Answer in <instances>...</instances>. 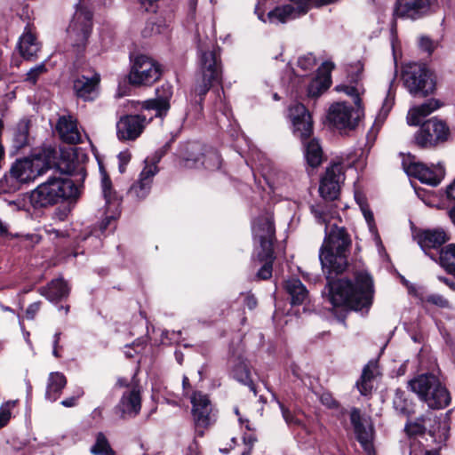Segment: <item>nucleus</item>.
I'll return each mask as SVG.
<instances>
[{
    "label": "nucleus",
    "instance_id": "nucleus-62",
    "mask_svg": "<svg viewBox=\"0 0 455 455\" xmlns=\"http://www.w3.org/2000/svg\"><path fill=\"white\" fill-rule=\"evenodd\" d=\"M8 234V227L0 220V235H6Z\"/></svg>",
    "mask_w": 455,
    "mask_h": 455
},
{
    "label": "nucleus",
    "instance_id": "nucleus-57",
    "mask_svg": "<svg viewBox=\"0 0 455 455\" xmlns=\"http://www.w3.org/2000/svg\"><path fill=\"white\" fill-rule=\"evenodd\" d=\"M445 194H446V197L449 200H454L455 201V179L453 180V181L449 186H447L446 190H445Z\"/></svg>",
    "mask_w": 455,
    "mask_h": 455
},
{
    "label": "nucleus",
    "instance_id": "nucleus-33",
    "mask_svg": "<svg viewBox=\"0 0 455 455\" xmlns=\"http://www.w3.org/2000/svg\"><path fill=\"white\" fill-rule=\"evenodd\" d=\"M285 291L291 296L292 305L303 304L308 296V291L298 278H291L285 282Z\"/></svg>",
    "mask_w": 455,
    "mask_h": 455
},
{
    "label": "nucleus",
    "instance_id": "nucleus-9",
    "mask_svg": "<svg viewBox=\"0 0 455 455\" xmlns=\"http://www.w3.org/2000/svg\"><path fill=\"white\" fill-rule=\"evenodd\" d=\"M450 129L446 123L436 117L424 122L416 132L415 143L420 148H430L448 140Z\"/></svg>",
    "mask_w": 455,
    "mask_h": 455
},
{
    "label": "nucleus",
    "instance_id": "nucleus-50",
    "mask_svg": "<svg viewBox=\"0 0 455 455\" xmlns=\"http://www.w3.org/2000/svg\"><path fill=\"white\" fill-rule=\"evenodd\" d=\"M84 392L82 387H77L75 395L61 401V405L64 407H74L77 404V400L84 395Z\"/></svg>",
    "mask_w": 455,
    "mask_h": 455
},
{
    "label": "nucleus",
    "instance_id": "nucleus-26",
    "mask_svg": "<svg viewBox=\"0 0 455 455\" xmlns=\"http://www.w3.org/2000/svg\"><path fill=\"white\" fill-rule=\"evenodd\" d=\"M156 98L145 100L142 108L156 110V116L165 115L170 108V100L172 96V88L170 84H164L156 90Z\"/></svg>",
    "mask_w": 455,
    "mask_h": 455
},
{
    "label": "nucleus",
    "instance_id": "nucleus-59",
    "mask_svg": "<svg viewBox=\"0 0 455 455\" xmlns=\"http://www.w3.org/2000/svg\"><path fill=\"white\" fill-rule=\"evenodd\" d=\"M245 303H246V306L250 308V309H253L256 306H257V300L256 299L253 297V296H247L246 299H245Z\"/></svg>",
    "mask_w": 455,
    "mask_h": 455
},
{
    "label": "nucleus",
    "instance_id": "nucleus-48",
    "mask_svg": "<svg viewBox=\"0 0 455 455\" xmlns=\"http://www.w3.org/2000/svg\"><path fill=\"white\" fill-rule=\"evenodd\" d=\"M410 455H440L438 451H426L419 442L416 440L411 443Z\"/></svg>",
    "mask_w": 455,
    "mask_h": 455
},
{
    "label": "nucleus",
    "instance_id": "nucleus-31",
    "mask_svg": "<svg viewBox=\"0 0 455 455\" xmlns=\"http://www.w3.org/2000/svg\"><path fill=\"white\" fill-rule=\"evenodd\" d=\"M29 120L22 119L12 129V147L15 151L29 145Z\"/></svg>",
    "mask_w": 455,
    "mask_h": 455
},
{
    "label": "nucleus",
    "instance_id": "nucleus-25",
    "mask_svg": "<svg viewBox=\"0 0 455 455\" xmlns=\"http://www.w3.org/2000/svg\"><path fill=\"white\" fill-rule=\"evenodd\" d=\"M333 68L331 62H324L318 69L317 75L310 79L307 92L308 97H317L326 91L331 85V71Z\"/></svg>",
    "mask_w": 455,
    "mask_h": 455
},
{
    "label": "nucleus",
    "instance_id": "nucleus-8",
    "mask_svg": "<svg viewBox=\"0 0 455 455\" xmlns=\"http://www.w3.org/2000/svg\"><path fill=\"white\" fill-rule=\"evenodd\" d=\"M92 12L78 9L67 29L68 40L76 53L84 52L92 30Z\"/></svg>",
    "mask_w": 455,
    "mask_h": 455
},
{
    "label": "nucleus",
    "instance_id": "nucleus-34",
    "mask_svg": "<svg viewBox=\"0 0 455 455\" xmlns=\"http://www.w3.org/2000/svg\"><path fill=\"white\" fill-rule=\"evenodd\" d=\"M304 156L307 164L312 169L318 167L323 162V149L319 141L312 139L304 142Z\"/></svg>",
    "mask_w": 455,
    "mask_h": 455
},
{
    "label": "nucleus",
    "instance_id": "nucleus-53",
    "mask_svg": "<svg viewBox=\"0 0 455 455\" xmlns=\"http://www.w3.org/2000/svg\"><path fill=\"white\" fill-rule=\"evenodd\" d=\"M119 161V171L120 172H124L125 171V166L131 160V153L129 151H122L117 156Z\"/></svg>",
    "mask_w": 455,
    "mask_h": 455
},
{
    "label": "nucleus",
    "instance_id": "nucleus-43",
    "mask_svg": "<svg viewBox=\"0 0 455 455\" xmlns=\"http://www.w3.org/2000/svg\"><path fill=\"white\" fill-rule=\"evenodd\" d=\"M100 174L103 196L106 200V204H111L114 199V196L111 191V180L102 167H100Z\"/></svg>",
    "mask_w": 455,
    "mask_h": 455
},
{
    "label": "nucleus",
    "instance_id": "nucleus-36",
    "mask_svg": "<svg viewBox=\"0 0 455 455\" xmlns=\"http://www.w3.org/2000/svg\"><path fill=\"white\" fill-rule=\"evenodd\" d=\"M90 451L92 455H116L108 439L101 432L95 435V442L91 446Z\"/></svg>",
    "mask_w": 455,
    "mask_h": 455
},
{
    "label": "nucleus",
    "instance_id": "nucleus-44",
    "mask_svg": "<svg viewBox=\"0 0 455 455\" xmlns=\"http://www.w3.org/2000/svg\"><path fill=\"white\" fill-rule=\"evenodd\" d=\"M15 401H9L0 407V429L6 426L12 418V411L15 407Z\"/></svg>",
    "mask_w": 455,
    "mask_h": 455
},
{
    "label": "nucleus",
    "instance_id": "nucleus-45",
    "mask_svg": "<svg viewBox=\"0 0 455 455\" xmlns=\"http://www.w3.org/2000/svg\"><path fill=\"white\" fill-rule=\"evenodd\" d=\"M355 199L360 205L361 211L363 214V217L369 226V228L371 232L375 230V223H374V218L373 213L369 209L368 205L363 202V199L358 195H355Z\"/></svg>",
    "mask_w": 455,
    "mask_h": 455
},
{
    "label": "nucleus",
    "instance_id": "nucleus-15",
    "mask_svg": "<svg viewBox=\"0 0 455 455\" xmlns=\"http://www.w3.org/2000/svg\"><path fill=\"white\" fill-rule=\"evenodd\" d=\"M152 119L142 115H125L116 123V136L121 141L135 140Z\"/></svg>",
    "mask_w": 455,
    "mask_h": 455
},
{
    "label": "nucleus",
    "instance_id": "nucleus-51",
    "mask_svg": "<svg viewBox=\"0 0 455 455\" xmlns=\"http://www.w3.org/2000/svg\"><path fill=\"white\" fill-rule=\"evenodd\" d=\"M290 2L293 3L296 7H303V13L305 14L310 4H316V5H323L327 4L325 3V0H289Z\"/></svg>",
    "mask_w": 455,
    "mask_h": 455
},
{
    "label": "nucleus",
    "instance_id": "nucleus-40",
    "mask_svg": "<svg viewBox=\"0 0 455 455\" xmlns=\"http://www.w3.org/2000/svg\"><path fill=\"white\" fill-rule=\"evenodd\" d=\"M430 422L431 419L419 418L413 422H408L405 425V430L410 435H417L423 434L427 429V422Z\"/></svg>",
    "mask_w": 455,
    "mask_h": 455
},
{
    "label": "nucleus",
    "instance_id": "nucleus-58",
    "mask_svg": "<svg viewBox=\"0 0 455 455\" xmlns=\"http://www.w3.org/2000/svg\"><path fill=\"white\" fill-rule=\"evenodd\" d=\"M372 379H373V371L371 369L370 365H366L363 368V371L360 379L371 381Z\"/></svg>",
    "mask_w": 455,
    "mask_h": 455
},
{
    "label": "nucleus",
    "instance_id": "nucleus-11",
    "mask_svg": "<svg viewBox=\"0 0 455 455\" xmlns=\"http://www.w3.org/2000/svg\"><path fill=\"white\" fill-rule=\"evenodd\" d=\"M362 109L345 102L333 103L328 112L329 122L339 130H353L356 127Z\"/></svg>",
    "mask_w": 455,
    "mask_h": 455
},
{
    "label": "nucleus",
    "instance_id": "nucleus-42",
    "mask_svg": "<svg viewBox=\"0 0 455 455\" xmlns=\"http://www.w3.org/2000/svg\"><path fill=\"white\" fill-rule=\"evenodd\" d=\"M423 303H428L440 308H452L451 303L443 295L433 293L422 298Z\"/></svg>",
    "mask_w": 455,
    "mask_h": 455
},
{
    "label": "nucleus",
    "instance_id": "nucleus-49",
    "mask_svg": "<svg viewBox=\"0 0 455 455\" xmlns=\"http://www.w3.org/2000/svg\"><path fill=\"white\" fill-rule=\"evenodd\" d=\"M419 48L430 55L435 49L437 43L427 36H421L419 40Z\"/></svg>",
    "mask_w": 455,
    "mask_h": 455
},
{
    "label": "nucleus",
    "instance_id": "nucleus-16",
    "mask_svg": "<svg viewBox=\"0 0 455 455\" xmlns=\"http://www.w3.org/2000/svg\"><path fill=\"white\" fill-rule=\"evenodd\" d=\"M45 169H48V164H44L35 155L31 158L17 160L12 164L10 173L20 182H28L41 175Z\"/></svg>",
    "mask_w": 455,
    "mask_h": 455
},
{
    "label": "nucleus",
    "instance_id": "nucleus-18",
    "mask_svg": "<svg viewBox=\"0 0 455 455\" xmlns=\"http://www.w3.org/2000/svg\"><path fill=\"white\" fill-rule=\"evenodd\" d=\"M290 117L293 125V133L301 140L310 137L313 130L311 116L306 107L300 103H295L289 109Z\"/></svg>",
    "mask_w": 455,
    "mask_h": 455
},
{
    "label": "nucleus",
    "instance_id": "nucleus-29",
    "mask_svg": "<svg viewBox=\"0 0 455 455\" xmlns=\"http://www.w3.org/2000/svg\"><path fill=\"white\" fill-rule=\"evenodd\" d=\"M440 107L439 100L435 99L427 100L419 106L412 107L407 114V124L411 126L418 125L422 118L437 110Z\"/></svg>",
    "mask_w": 455,
    "mask_h": 455
},
{
    "label": "nucleus",
    "instance_id": "nucleus-22",
    "mask_svg": "<svg viewBox=\"0 0 455 455\" xmlns=\"http://www.w3.org/2000/svg\"><path fill=\"white\" fill-rule=\"evenodd\" d=\"M100 76L94 73L92 76H79L73 82L76 95L84 100H93L99 91Z\"/></svg>",
    "mask_w": 455,
    "mask_h": 455
},
{
    "label": "nucleus",
    "instance_id": "nucleus-63",
    "mask_svg": "<svg viewBox=\"0 0 455 455\" xmlns=\"http://www.w3.org/2000/svg\"><path fill=\"white\" fill-rule=\"evenodd\" d=\"M112 220V217H108L100 225V229L103 231L107 228L108 223Z\"/></svg>",
    "mask_w": 455,
    "mask_h": 455
},
{
    "label": "nucleus",
    "instance_id": "nucleus-4",
    "mask_svg": "<svg viewBox=\"0 0 455 455\" xmlns=\"http://www.w3.org/2000/svg\"><path fill=\"white\" fill-rule=\"evenodd\" d=\"M408 386L431 409H443L451 402L447 388L434 374H420L411 379Z\"/></svg>",
    "mask_w": 455,
    "mask_h": 455
},
{
    "label": "nucleus",
    "instance_id": "nucleus-21",
    "mask_svg": "<svg viewBox=\"0 0 455 455\" xmlns=\"http://www.w3.org/2000/svg\"><path fill=\"white\" fill-rule=\"evenodd\" d=\"M157 172L156 162L148 163V160L146 159L145 167L141 171L138 181L131 187L129 195L139 200L144 199L149 194L153 178Z\"/></svg>",
    "mask_w": 455,
    "mask_h": 455
},
{
    "label": "nucleus",
    "instance_id": "nucleus-46",
    "mask_svg": "<svg viewBox=\"0 0 455 455\" xmlns=\"http://www.w3.org/2000/svg\"><path fill=\"white\" fill-rule=\"evenodd\" d=\"M47 71V68L45 67L44 62L40 63L34 68H32L28 73H27V78L26 80L32 84H35L38 78L44 74Z\"/></svg>",
    "mask_w": 455,
    "mask_h": 455
},
{
    "label": "nucleus",
    "instance_id": "nucleus-30",
    "mask_svg": "<svg viewBox=\"0 0 455 455\" xmlns=\"http://www.w3.org/2000/svg\"><path fill=\"white\" fill-rule=\"evenodd\" d=\"M66 385L67 379L63 373L60 371L51 372L47 379L45 399L52 403L57 401Z\"/></svg>",
    "mask_w": 455,
    "mask_h": 455
},
{
    "label": "nucleus",
    "instance_id": "nucleus-17",
    "mask_svg": "<svg viewBox=\"0 0 455 455\" xmlns=\"http://www.w3.org/2000/svg\"><path fill=\"white\" fill-rule=\"evenodd\" d=\"M350 420L354 427L355 435L363 449L371 455L373 452L374 428L370 418L363 417L360 411L353 409L350 413Z\"/></svg>",
    "mask_w": 455,
    "mask_h": 455
},
{
    "label": "nucleus",
    "instance_id": "nucleus-37",
    "mask_svg": "<svg viewBox=\"0 0 455 455\" xmlns=\"http://www.w3.org/2000/svg\"><path fill=\"white\" fill-rule=\"evenodd\" d=\"M233 376L239 382L248 386L250 390L256 395L255 386L251 379L250 370L244 361H239L233 369Z\"/></svg>",
    "mask_w": 455,
    "mask_h": 455
},
{
    "label": "nucleus",
    "instance_id": "nucleus-13",
    "mask_svg": "<svg viewBox=\"0 0 455 455\" xmlns=\"http://www.w3.org/2000/svg\"><path fill=\"white\" fill-rule=\"evenodd\" d=\"M344 180V166L340 163H333L327 169L321 180L319 193L326 201L338 198L340 183Z\"/></svg>",
    "mask_w": 455,
    "mask_h": 455
},
{
    "label": "nucleus",
    "instance_id": "nucleus-60",
    "mask_svg": "<svg viewBox=\"0 0 455 455\" xmlns=\"http://www.w3.org/2000/svg\"><path fill=\"white\" fill-rule=\"evenodd\" d=\"M255 441H256V438L254 437L253 435H249L243 436L244 443L249 444L250 446H252L253 443H255Z\"/></svg>",
    "mask_w": 455,
    "mask_h": 455
},
{
    "label": "nucleus",
    "instance_id": "nucleus-39",
    "mask_svg": "<svg viewBox=\"0 0 455 455\" xmlns=\"http://www.w3.org/2000/svg\"><path fill=\"white\" fill-rule=\"evenodd\" d=\"M298 68H299L303 73H299L297 70L299 76H307V72L312 71L315 69L316 66V60L315 56L311 53L303 55L298 59L297 62Z\"/></svg>",
    "mask_w": 455,
    "mask_h": 455
},
{
    "label": "nucleus",
    "instance_id": "nucleus-28",
    "mask_svg": "<svg viewBox=\"0 0 455 455\" xmlns=\"http://www.w3.org/2000/svg\"><path fill=\"white\" fill-rule=\"evenodd\" d=\"M18 49L21 57L26 60H35L37 58L41 45L29 26L25 28L24 32L20 36Z\"/></svg>",
    "mask_w": 455,
    "mask_h": 455
},
{
    "label": "nucleus",
    "instance_id": "nucleus-1",
    "mask_svg": "<svg viewBox=\"0 0 455 455\" xmlns=\"http://www.w3.org/2000/svg\"><path fill=\"white\" fill-rule=\"evenodd\" d=\"M311 212L317 222L325 224V238L320 249L319 259L326 273L329 285V300L334 307H345L355 311L368 308L373 297V283L366 272H358L355 284L349 280L331 281L332 275L342 273L347 266V250L350 240L343 228L331 225L332 212L325 205L311 206Z\"/></svg>",
    "mask_w": 455,
    "mask_h": 455
},
{
    "label": "nucleus",
    "instance_id": "nucleus-27",
    "mask_svg": "<svg viewBox=\"0 0 455 455\" xmlns=\"http://www.w3.org/2000/svg\"><path fill=\"white\" fill-rule=\"evenodd\" d=\"M56 129L60 139L67 143L77 144L83 141V135L77 127L76 120L71 116H60Z\"/></svg>",
    "mask_w": 455,
    "mask_h": 455
},
{
    "label": "nucleus",
    "instance_id": "nucleus-38",
    "mask_svg": "<svg viewBox=\"0 0 455 455\" xmlns=\"http://www.w3.org/2000/svg\"><path fill=\"white\" fill-rule=\"evenodd\" d=\"M395 90L393 89V81H391L389 89L387 92V96L382 103V107L377 116L378 121L382 122L387 116L395 102Z\"/></svg>",
    "mask_w": 455,
    "mask_h": 455
},
{
    "label": "nucleus",
    "instance_id": "nucleus-5",
    "mask_svg": "<svg viewBox=\"0 0 455 455\" xmlns=\"http://www.w3.org/2000/svg\"><path fill=\"white\" fill-rule=\"evenodd\" d=\"M198 59V76L195 92L202 97L215 83H220L222 68L220 52L214 45L211 49L199 45Z\"/></svg>",
    "mask_w": 455,
    "mask_h": 455
},
{
    "label": "nucleus",
    "instance_id": "nucleus-23",
    "mask_svg": "<svg viewBox=\"0 0 455 455\" xmlns=\"http://www.w3.org/2000/svg\"><path fill=\"white\" fill-rule=\"evenodd\" d=\"M447 240V235L443 229H427L418 235V243L421 249L435 260L437 255H434L430 250H438Z\"/></svg>",
    "mask_w": 455,
    "mask_h": 455
},
{
    "label": "nucleus",
    "instance_id": "nucleus-41",
    "mask_svg": "<svg viewBox=\"0 0 455 455\" xmlns=\"http://www.w3.org/2000/svg\"><path fill=\"white\" fill-rule=\"evenodd\" d=\"M394 407L402 415L409 416L412 412L411 403L405 400L399 393H396L394 398Z\"/></svg>",
    "mask_w": 455,
    "mask_h": 455
},
{
    "label": "nucleus",
    "instance_id": "nucleus-20",
    "mask_svg": "<svg viewBox=\"0 0 455 455\" xmlns=\"http://www.w3.org/2000/svg\"><path fill=\"white\" fill-rule=\"evenodd\" d=\"M140 409V387L138 385L128 386L116 406V411L123 418H126L135 417Z\"/></svg>",
    "mask_w": 455,
    "mask_h": 455
},
{
    "label": "nucleus",
    "instance_id": "nucleus-64",
    "mask_svg": "<svg viewBox=\"0 0 455 455\" xmlns=\"http://www.w3.org/2000/svg\"><path fill=\"white\" fill-rule=\"evenodd\" d=\"M449 215L452 223L455 225V206L450 210Z\"/></svg>",
    "mask_w": 455,
    "mask_h": 455
},
{
    "label": "nucleus",
    "instance_id": "nucleus-6",
    "mask_svg": "<svg viewBox=\"0 0 455 455\" xmlns=\"http://www.w3.org/2000/svg\"><path fill=\"white\" fill-rule=\"evenodd\" d=\"M403 80L405 88L413 96H427L435 88L433 73L421 63L407 65L403 72Z\"/></svg>",
    "mask_w": 455,
    "mask_h": 455
},
{
    "label": "nucleus",
    "instance_id": "nucleus-52",
    "mask_svg": "<svg viewBox=\"0 0 455 455\" xmlns=\"http://www.w3.org/2000/svg\"><path fill=\"white\" fill-rule=\"evenodd\" d=\"M283 417L288 425H299L300 421L295 415H293L288 409H286L282 403H279Z\"/></svg>",
    "mask_w": 455,
    "mask_h": 455
},
{
    "label": "nucleus",
    "instance_id": "nucleus-2",
    "mask_svg": "<svg viewBox=\"0 0 455 455\" xmlns=\"http://www.w3.org/2000/svg\"><path fill=\"white\" fill-rule=\"evenodd\" d=\"M79 194V188L72 180L59 174L49 177L31 191L29 201L35 209H41L56 204L61 199L76 198Z\"/></svg>",
    "mask_w": 455,
    "mask_h": 455
},
{
    "label": "nucleus",
    "instance_id": "nucleus-54",
    "mask_svg": "<svg viewBox=\"0 0 455 455\" xmlns=\"http://www.w3.org/2000/svg\"><path fill=\"white\" fill-rule=\"evenodd\" d=\"M356 387L363 395H367L372 389L371 381L369 380L360 379L356 382Z\"/></svg>",
    "mask_w": 455,
    "mask_h": 455
},
{
    "label": "nucleus",
    "instance_id": "nucleus-19",
    "mask_svg": "<svg viewBox=\"0 0 455 455\" xmlns=\"http://www.w3.org/2000/svg\"><path fill=\"white\" fill-rule=\"evenodd\" d=\"M436 0H399L395 9L396 17L417 20L426 15Z\"/></svg>",
    "mask_w": 455,
    "mask_h": 455
},
{
    "label": "nucleus",
    "instance_id": "nucleus-47",
    "mask_svg": "<svg viewBox=\"0 0 455 455\" xmlns=\"http://www.w3.org/2000/svg\"><path fill=\"white\" fill-rule=\"evenodd\" d=\"M336 90L338 92H343L347 95L351 96L353 98L355 107H360L361 100L359 97V92L355 87L349 85H338L336 87Z\"/></svg>",
    "mask_w": 455,
    "mask_h": 455
},
{
    "label": "nucleus",
    "instance_id": "nucleus-10",
    "mask_svg": "<svg viewBox=\"0 0 455 455\" xmlns=\"http://www.w3.org/2000/svg\"><path fill=\"white\" fill-rule=\"evenodd\" d=\"M160 65L153 59L140 55L134 60L129 82L133 85H151L161 76Z\"/></svg>",
    "mask_w": 455,
    "mask_h": 455
},
{
    "label": "nucleus",
    "instance_id": "nucleus-61",
    "mask_svg": "<svg viewBox=\"0 0 455 455\" xmlns=\"http://www.w3.org/2000/svg\"><path fill=\"white\" fill-rule=\"evenodd\" d=\"M438 279L444 283L446 285H448L449 287H451L452 290H455V283L450 281L448 278L446 277H442V276H439Z\"/></svg>",
    "mask_w": 455,
    "mask_h": 455
},
{
    "label": "nucleus",
    "instance_id": "nucleus-55",
    "mask_svg": "<svg viewBox=\"0 0 455 455\" xmlns=\"http://www.w3.org/2000/svg\"><path fill=\"white\" fill-rule=\"evenodd\" d=\"M320 401L323 405L327 406L328 408H336L338 406L337 402L333 399L331 395L328 393H323V395H321Z\"/></svg>",
    "mask_w": 455,
    "mask_h": 455
},
{
    "label": "nucleus",
    "instance_id": "nucleus-32",
    "mask_svg": "<svg viewBox=\"0 0 455 455\" xmlns=\"http://www.w3.org/2000/svg\"><path fill=\"white\" fill-rule=\"evenodd\" d=\"M40 293L50 301H57L68 295L69 288L63 279L59 278L52 281L47 287L41 288Z\"/></svg>",
    "mask_w": 455,
    "mask_h": 455
},
{
    "label": "nucleus",
    "instance_id": "nucleus-7",
    "mask_svg": "<svg viewBox=\"0 0 455 455\" xmlns=\"http://www.w3.org/2000/svg\"><path fill=\"white\" fill-rule=\"evenodd\" d=\"M403 168L408 176L418 179L421 183L436 187L445 175V170L440 163L427 165L418 162L413 156H408L403 159Z\"/></svg>",
    "mask_w": 455,
    "mask_h": 455
},
{
    "label": "nucleus",
    "instance_id": "nucleus-3",
    "mask_svg": "<svg viewBox=\"0 0 455 455\" xmlns=\"http://www.w3.org/2000/svg\"><path fill=\"white\" fill-rule=\"evenodd\" d=\"M253 240L255 243V254L263 266L257 273V277L261 280L269 279L272 276V263L275 259L273 252V242L275 239V227L270 214H266L253 222Z\"/></svg>",
    "mask_w": 455,
    "mask_h": 455
},
{
    "label": "nucleus",
    "instance_id": "nucleus-35",
    "mask_svg": "<svg viewBox=\"0 0 455 455\" xmlns=\"http://www.w3.org/2000/svg\"><path fill=\"white\" fill-rule=\"evenodd\" d=\"M438 261L445 270L455 275V243H450L437 251Z\"/></svg>",
    "mask_w": 455,
    "mask_h": 455
},
{
    "label": "nucleus",
    "instance_id": "nucleus-12",
    "mask_svg": "<svg viewBox=\"0 0 455 455\" xmlns=\"http://www.w3.org/2000/svg\"><path fill=\"white\" fill-rule=\"evenodd\" d=\"M184 164L188 168H197L203 165L209 170H215L220 167L221 158L218 152L208 150L203 153V147L199 143H189L187 146L186 155L183 156Z\"/></svg>",
    "mask_w": 455,
    "mask_h": 455
},
{
    "label": "nucleus",
    "instance_id": "nucleus-24",
    "mask_svg": "<svg viewBox=\"0 0 455 455\" xmlns=\"http://www.w3.org/2000/svg\"><path fill=\"white\" fill-rule=\"evenodd\" d=\"M301 15H304L303 7H296L292 4H284L275 7L267 13V18H264L262 13H258L259 20L263 22L268 21L272 24L285 23Z\"/></svg>",
    "mask_w": 455,
    "mask_h": 455
},
{
    "label": "nucleus",
    "instance_id": "nucleus-56",
    "mask_svg": "<svg viewBox=\"0 0 455 455\" xmlns=\"http://www.w3.org/2000/svg\"><path fill=\"white\" fill-rule=\"evenodd\" d=\"M40 309V302H35L30 304L26 310V317L29 320H33L36 313Z\"/></svg>",
    "mask_w": 455,
    "mask_h": 455
},
{
    "label": "nucleus",
    "instance_id": "nucleus-14",
    "mask_svg": "<svg viewBox=\"0 0 455 455\" xmlns=\"http://www.w3.org/2000/svg\"><path fill=\"white\" fill-rule=\"evenodd\" d=\"M192 415L197 428H206L216 420L212 403L203 392H194L191 398Z\"/></svg>",
    "mask_w": 455,
    "mask_h": 455
}]
</instances>
